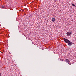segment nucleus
Masks as SVG:
<instances>
[{
    "label": "nucleus",
    "mask_w": 76,
    "mask_h": 76,
    "mask_svg": "<svg viewBox=\"0 0 76 76\" xmlns=\"http://www.w3.org/2000/svg\"><path fill=\"white\" fill-rule=\"evenodd\" d=\"M0 76H1V72H0Z\"/></svg>",
    "instance_id": "obj_8"
},
{
    "label": "nucleus",
    "mask_w": 76,
    "mask_h": 76,
    "mask_svg": "<svg viewBox=\"0 0 76 76\" xmlns=\"http://www.w3.org/2000/svg\"><path fill=\"white\" fill-rule=\"evenodd\" d=\"M1 7H2V8H3V9H4V8L5 7L4 6H3V5H2L1 6Z\"/></svg>",
    "instance_id": "obj_5"
},
{
    "label": "nucleus",
    "mask_w": 76,
    "mask_h": 76,
    "mask_svg": "<svg viewBox=\"0 0 76 76\" xmlns=\"http://www.w3.org/2000/svg\"><path fill=\"white\" fill-rule=\"evenodd\" d=\"M66 34L67 36H69L70 37H71V35H72V32H67Z\"/></svg>",
    "instance_id": "obj_2"
},
{
    "label": "nucleus",
    "mask_w": 76,
    "mask_h": 76,
    "mask_svg": "<svg viewBox=\"0 0 76 76\" xmlns=\"http://www.w3.org/2000/svg\"><path fill=\"white\" fill-rule=\"evenodd\" d=\"M68 64H69V65H71V63L68 62Z\"/></svg>",
    "instance_id": "obj_7"
},
{
    "label": "nucleus",
    "mask_w": 76,
    "mask_h": 76,
    "mask_svg": "<svg viewBox=\"0 0 76 76\" xmlns=\"http://www.w3.org/2000/svg\"><path fill=\"white\" fill-rule=\"evenodd\" d=\"M55 20H56V18H53L52 19V20L53 22H54Z\"/></svg>",
    "instance_id": "obj_4"
},
{
    "label": "nucleus",
    "mask_w": 76,
    "mask_h": 76,
    "mask_svg": "<svg viewBox=\"0 0 76 76\" xmlns=\"http://www.w3.org/2000/svg\"><path fill=\"white\" fill-rule=\"evenodd\" d=\"M72 6H75V4H72Z\"/></svg>",
    "instance_id": "obj_6"
},
{
    "label": "nucleus",
    "mask_w": 76,
    "mask_h": 76,
    "mask_svg": "<svg viewBox=\"0 0 76 76\" xmlns=\"http://www.w3.org/2000/svg\"><path fill=\"white\" fill-rule=\"evenodd\" d=\"M66 63H70V60L68 59H66L65 60Z\"/></svg>",
    "instance_id": "obj_3"
},
{
    "label": "nucleus",
    "mask_w": 76,
    "mask_h": 76,
    "mask_svg": "<svg viewBox=\"0 0 76 76\" xmlns=\"http://www.w3.org/2000/svg\"><path fill=\"white\" fill-rule=\"evenodd\" d=\"M64 41L66 43H67L68 45H69V46H71L73 43H72V42L70 41L68 39H66V38H64Z\"/></svg>",
    "instance_id": "obj_1"
}]
</instances>
